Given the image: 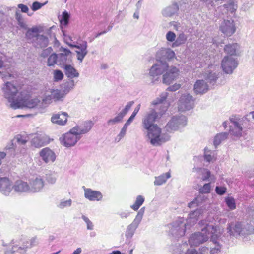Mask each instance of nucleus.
Here are the masks:
<instances>
[{"mask_svg": "<svg viewBox=\"0 0 254 254\" xmlns=\"http://www.w3.org/2000/svg\"><path fill=\"white\" fill-rule=\"evenodd\" d=\"M167 93L161 94L159 97L154 100L151 106L159 107V112H157L155 108L151 107L142 120V129L145 131L147 141L154 146H160L162 144L169 141L170 138L169 135L162 131L159 126L155 124L159 119L167 111L169 104L164 103L167 98Z\"/></svg>", "mask_w": 254, "mask_h": 254, "instance_id": "nucleus-1", "label": "nucleus"}, {"mask_svg": "<svg viewBox=\"0 0 254 254\" xmlns=\"http://www.w3.org/2000/svg\"><path fill=\"white\" fill-rule=\"evenodd\" d=\"M199 224L201 226H204V227L201 228V232L194 233L190 236L188 241L190 246H197L206 242L210 237L211 241L215 245L214 247L218 245H220L218 241L223 229L219 226H214L205 223L204 220L201 221Z\"/></svg>", "mask_w": 254, "mask_h": 254, "instance_id": "nucleus-2", "label": "nucleus"}, {"mask_svg": "<svg viewBox=\"0 0 254 254\" xmlns=\"http://www.w3.org/2000/svg\"><path fill=\"white\" fill-rule=\"evenodd\" d=\"M232 124L229 127V134L231 137L235 140L239 139L247 135L248 127L246 126L247 122H249L247 116L243 117H232L230 119Z\"/></svg>", "mask_w": 254, "mask_h": 254, "instance_id": "nucleus-3", "label": "nucleus"}, {"mask_svg": "<svg viewBox=\"0 0 254 254\" xmlns=\"http://www.w3.org/2000/svg\"><path fill=\"white\" fill-rule=\"evenodd\" d=\"M2 90L4 97L8 101L11 108L14 109L15 106L22 97V94L25 91H22L21 87L15 85L13 82H6L2 87Z\"/></svg>", "mask_w": 254, "mask_h": 254, "instance_id": "nucleus-4", "label": "nucleus"}, {"mask_svg": "<svg viewBox=\"0 0 254 254\" xmlns=\"http://www.w3.org/2000/svg\"><path fill=\"white\" fill-rule=\"evenodd\" d=\"M168 67L169 64L166 61L156 60V62L153 64L148 70V75L152 83H154L156 81H158L159 77L163 74Z\"/></svg>", "mask_w": 254, "mask_h": 254, "instance_id": "nucleus-5", "label": "nucleus"}, {"mask_svg": "<svg viewBox=\"0 0 254 254\" xmlns=\"http://www.w3.org/2000/svg\"><path fill=\"white\" fill-rule=\"evenodd\" d=\"M77 129L73 127L68 132L64 134L60 138L61 143L67 147L74 146L81 138Z\"/></svg>", "mask_w": 254, "mask_h": 254, "instance_id": "nucleus-6", "label": "nucleus"}, {"mask_svg": "<svg viewBox=\"0 0 254 254\" xmlns=\"http://www.w3.org/2000/svg\"><path fill=\"white\" fill-rule=\"evenodd\" d=\"M145 207H142L137 212L135 218L131 223L128 225L126 228L125 237L127 239H130L133 236L136 229L142 221L144 214Z\"/></svg>", "mask_w": 254, "mask_h": 254, "instance_id": "nucleus-7", "label": "nucleus"}, {"mask_svg": "<svg viewBox=\"0 0 254 254\" xmlns=\"http://www.w3.org/2000/svg\"><path fill=\"white\" fill-rule=\"evenodd\" d=\"M187 125L186 117L183 115L173 116L165 127V129L169 132L178 130Z\"/></svg>", "mask_w": 254, "mask_h": 254, "instance_id": "nucleus-8", "label": "nucleus"}, {"mask_svg": "<svg viewBox=\"0 0 254 254\" xmlns=\"http://www.w3.org/2000/svg\"><path fill=\"white\" fill-rule=\"evenodd\" d=\"M22 97L17 104H14V109L19 108H36L40 106V100L38 98H30L29 95L26 92L21 94Z\"/></svg>", "mask_w": 254, "mask_h": 254, "instance_id": "nucleus-9", "label": "nucleus"}, {"mask_svg": "<svg viewBox=\"0 0 254 254\" xmlns=\"http://www.w3.org/2000/svg\"><path fill=\"white\" fill-rule=\"evenodd\" d=\"M188 227L183 218H179L170 225L169 233L176 238L184 236L186 227Z\"/></svg>", "mask_w": 254, "mask_h": 254, "instance_id": "nucleus-10", "label": "nucleus"}, {"mask_svg": "<svg viewBox=\"0 0 254 254\" xmlns=\"http://www.w3.org/2000/svg\"><path fill=\"white\" fill-rule=\"evenodd\" d=\"M194 106V98L189 93H184L180 97L178 109L179 111H185L190 110Z\"/></svg>", "mask_w": 254, "mask_h": 254, "instance_id": "nucleus-11", "label": "nucleus"}, {"mask_svg": "<svg viewBox=\"0 0 254 254\" xmlns=\"http://www.w3.org/2000/svg\"><path fill=\"white\" fill-rule=\"evenodd\" d=\"M179 75L180 70L177 67L173 65L169 66L163 74L162 82L166 85H170L179 78Z\"/></svg>", "mask_w": 254, "mask_h": 254, "instance_id": "nucleus-12", "label": "nucleus"}, {"mask_svg": "<svg viewBox=\"0 0 254 254\" xmlns=\"http://www.w3.org/2000/svg\"><path fill=\"white\" fill-rule=\"evenodd\" d=\"M64 97V94L59 89H51L47 91L43 99V102L49 104L53 101H62Z\"/></svg>", "mask_w": 254, "mask_h": 254, "instance_id": "nucleus-13", "label": "nucleus"}, {"mask_svg": "<svg viewBox=\"0 0 254 254\" xmlns=\"http://www.w3.org/2000/svg\"><path fill=\"white\" fill-rule=\"evenodd\" d=\"M156 60L157 61L170 62L176 58L173 50L169 48L162 47L156 53Z\"/></svg>", "mask_w": 254, "mask_h": 254, "instance_id": "nucleus-14", "label": "nucleus"}, {"mask_svg": "<svg viewBox=\"0 0 254 254\" xmlns=\"http://www.w3.org/2000/svg\"><path fill=\"white\" fill-rule=\"evenodd\" d=\"M237 65V61L231 56L225 57L222 61L221 66L223 70L227 74L232 73Z\"/></svg>", "mask_w": 254, "mask_h": 254, "instance_id": "nucleus-15", "label": "nucleus"}, {"mask_svg": "<svg viewBox=\"0 0 254 254\" xmlns=\"http://www.w3.org/2000/svg\"><path fill=\"white\" fill-rule=\"evenodd\" d=\"M13 244L14 245L12 247L11 251H7L6 253V254H12L16 252H18L20 254H24L28 248L35 246L38 244V241L36 237H33L30 240L29 245L27 244V242L26 244H24L21 246H20L19 242L18 244H14V243Z\"/></svg>", "mask_w": 254, "mask_h": 254, "instance_id": "nucleus-16", "label": "nucleus"}, {"mask_svg": "<svg viewBox=\"0 0 254 254\" xmlns=\"http://www.w3.org/2000/svg\"><path fill=\"white\" fill-rule=\"evenodd\" d=\"M134 103V102L133 101L128 102L126 105L125 107L121 112H120L116 117L114 118L109 119L107 121V125L108 126H113L121 122L124 117L127 114Z\"/></svg>", "mask_w": 254, "mask_h": 254, "instance_id": "nucleus-17", "label": "nucleus"}, {"mask_svg": "<svg viewBox=\"0 0 254 254\" xmlns=\"http://www.w3.org/2000/svg\"><path fill=\"white\" fill-rule=\"evenodd\" d=\"M30 192H40L44 186V181L40 176H34L29 179Z\"/></svg>", "mask_w": 254, "mask_h": 254, "instance_id": "nucleus-18", "label": "nucleus"}, {"mask_svg": "<svg viewBox=\"0 0 254 254\" xmlns=\"http://www.w3.org/2000/svg\"><path fill=\"white\" fill-rule=\"evenodd\" d=\"M221 248V246L219 245L210 249L206 247H202L198 251L195 249H188L185 254H220Z\"/></svg>", "mask_w": 254, "mask_h": 254, "instance_id": "nucleus-19", "label": "nucleus"}, {"mask_svg": "<svg viewBox=\"0 0 254 254\" xmlns=\"http://www.w3.org/2000/svg\"><path fill=\"white\" fill-rule=\"evenodd\" d=\"M13 183L8 177H4L0 181V192L3 195L9 196L13 190Z\"/></svg>", "mask_w": 254, "mask_h": 254, "instance_id": "nucleus-20", "label": "nucleus"}, {"mask_svg": "<svg viewBox=\"0 0 254 254\" xmlns=\"http://www.w3.org/2000/svg\"><path fill=\"white\" fill-rule=\"evenodd\" d=\"M70 46L76 49L75 52L76 54L77 59L80 63H82L88 53L87 42L82 41L81 43L75 45H70Z\"/></svg>", "mask_w": 254, "mask_h": 254, "instance_id": "nucleus-21", "label": "nucleus"}, {"mask_svg": "<svg viewBox=\"0 0 254 254\" xmlns=\"http://www.w3.org/2000/svg\"><path fill=\"white\" fill-rule=\"evenodd\" d=\"M221 31L226 36H230L236 31L233 20H224L220 26Z\"/></svg>", "mask_w": 254, "mask_h": 254, "instance_id": "nucleus-22", "label": "nucleus"}, {"mask_svg": "<svg viewBox=\"0 0 254 254\" xmlns=\"http://www.w3.org/2000/svg\"><path fill=\"white\" fill-rule=\"evenodd\" d=\"M84 190V197L91 201H99L103 198L102 193L97 190H94L89 188L83 187Z\"/></svg>", "mask_w": 254, "mask_h": 254, "instance_id": "nucleus-23", "label": "nucleus"}, {"mask_svg": "<svg viewBox=\"0 0 254 254\" xmlns=\"http://www.w3.org/2000/svg\"><path fill=\"white\" fill-rule=\"evenodd\" d=\"M39 155L46 163H53L56 158L54 152L48 147L42 149L39 152Z\"/></svg>", "mask_w": 254, "mask_h": 254, "instance_id": "nucleus-24", "label": "nucleus"}, {"mask_svg": "<svg viewBox=\"0 0 254 254\" xmlns=\"http://www.w3.org/2000/svg\"><path fill=\"white\" fill-rule=\"evenodd\" d=\"M68 115L65 112H60L58 113L53 114L51 118V121L52 123L60 126L65 125L67 121Z\"/></svg>", "mask_w": 254, "mask_h": 254, "instance_id": "nucleus-25", "label": "nucleus"}, {"mask_svg": "<svg viewBox=\"0 0 254 254\" xmlns=\"http://www.w3.org/2000/svg\"><path fill=\"white\" fill-rule=\"evenodd\" d=\"M14 191L18 193H29L30 188L29 183L22 180L16 181L13 184Z\"/></svg>", "mask_w": 254, "mask_h": 254, "instance_id": "nucleus-26", "label": "nucleus"}, {"mask_svg": "<svg viewBox=\"0 0 254 254\" xmlns=\"http://www.w3.org/2000/svg\"><path fill=\"white\" fill-rule=\"evenodd\" d=\"M228 232L230 235L237 237L242 236L243 223L236 222L229 224L227 228Z\"/></svg>", "mask_w": 254, "mask_h": 254, "instance_id": "nucleus-27", "label": "nucleus"}, {"mask_svg": "<svg viewBox=\"0 0 254 254\" xmlns=\"http://www.w3.org/2000/svg\"><path fill=\"white\" fill-rule=\"evenodd\" d=\"M202 211L201 209H196L189 214L188 217L186 219V223L188 226L194 225L202 216Z\"/></svg>", "mask_w": 254, "mask_h": 254, "instance_id": "nucleus-28", "label": "nucleus"}, {"mask_svg": "<svg viewBox=\"0 0 254 254\" xmlns=\"http://www.w3.org/2000/svg\"><path fill=\"white\" fill-rule=\"evenodd\" d=\"M179 11V5L177 2L166 7L161 11L162 15L165 17H170L177 14Z\"/></svg>", "mask_w": 254, "mask_h": 254, "instance_id": "nucleus-29", "label": "nucleus"}, {"mask_svg": "<svg viewBox=\"0 0 254 254\" xmlns=\"http://www.w3.org/2000/svg\"><path fill=\"white\" fill-rule=\"evenodd\" d=\"M49 142V138L45 134H37L31 141L32 145L37 148L45 145Z\"/></svg>", "mask_w": 254, "mask_h": 254, "instance_id": "nucleus-30", "label": "nucleus"}, {"mask_svg": "<svg viewBox=\"0 0 254 254\" xmlns=\"http://www.w3.org/2000/svg\"><path fill=\"white\" fill-rule=\"evenodd\" d=\"M193 90L196 94H203L208 90V86L203 80H197L194 85Z\"/></svg>", "mask_w": 254, "mask_h": 254, "instance_id": "nucleus-31", "label": "nucleus"}, {"mask_svg": "<svg viewBox=\"0 0 254 254\" xmlns=\"http://www.w3.org/2000/svg\"><path fill=\"white\" fill-rule=\"evenodd\" d=\"M212 65L208 67V69L202 74L203 78L208 80L210 83L215 82L218 78V75L216 72L212 71V69L215 68Z\"/></svg>", "mask_w": 254, "mask_h": 254, "instance_id": "nucleus-32", "label": "nucleus"}, {"mask_svg": "<svg viewBox=\"0 0 254 254\" xmlns=\"http://www.w3.org/2000/svg\"><path fill=\"white\" fill-rule=\"evenodd\" d=\"M93 125L91 121H86L83 126H76L74 127L77 129L78 133L81 135L88 132L92 128Z\"/></svg>", "mask_w": 254, "mask_h": 254, "instance_id": "nucleus-33", "label": "nucleus"}, {"mask_svg": "<svg viewBox=\"0 0 254 254\" xmlns=\"http://www.w3.org/2000/svg\"><path fill=\"white\" fill-rule=\"evenodd\" d=\"M65 74L69 78H77L79 73L77 70L70 65H65L64 66Z\"/></svg>", "mask_w": 254, "mask_h": 254, "instance_id": "nucleus-34", "label": "nucleus"}, {"mask_svg": "<svg viewBox=\"0 0 254 254\" xmlns=\"http://www.w3.org/2000/svg\"><path fill=\"white\" fill-rule=\"evenodd\" d=\"M171 177L170 172L163 173L160 176L155 177L154 185L155 186H161L165 183L167 180Z\"/></svg>", "mask_w": 254, "mask_h": 254, "instance_id": "nucleus-35", "label": "nucleus"}, {"mask_svg": "<svg viewBox=\"0 0 254 254\" xmlns=\"http://www.w3.org/2000/svg\"><path fill=\"white\" fill-rule=\"evenodd\" d=\"M193 172L198 173L201 175V179L203 181H207L211 177L210 172L206 169L194 167L193 168Z\"/></svg>", "mask_w": 254, "mask_h": 254, "instance_id": "nucleus-36", "label": "nucleus"}, {"mask_svg": "<svg viewBox=\"0 0 254 254\" xmlns=\"http://www.w3.org/2000/svg\"><path fill=\"white\" fill-rule=\"evenodd\" d=\"M60 53L58 55V59L61 62L60 64H64L67 60V57L71 54L70 51L63 47L60 48Z\"/></svg>", "mask_w": 254, "mask_h": 254, "instance_id": "nucleus-37", "label": "nucleus"}, {"mask_svg": "<svg viewBox=\"0 0 254 254\" xmlns=\"http://www.w3.org/2000/svg\"><path fill=\"white\" fill-rule=\"evenodd\" d=\"M187 40V36L183 32L180 33L176 37V40L172 44L173 48L179 47L185 43Z\"/></svg>", "mask_w": 254, "mask_h": 254, "instance_id": "nucleus-38", "label": "nucleus"}, {"mask_svg": "<svg viewBox=\"0 0 254 254\" xmlns=\"http://www.w3.org/2000/svg\"><path fill=\"white\" fill-rule=\"evenodd\" d=\"M75 85V84L73 79L69 80L63 84L62 91H61L64 94L65 96L66 94L74 88Z\"/></svg>", "mask_w": 254, "mask_h": 254, "instance_id": "nucleus-39", "label": "nucleus"}, {"mask_svg": "<svg viewBox=\"0 0 254 254\" xmlns=\"http://www.w3.org/2000/svg\"><path fill=\"white\" fill-rule=\"evenodd\" d=\"M5 151L0 152V165L2 163V160L6 156L7 154L10 153V152H13L15 151L14 147V144L12 141L10 142L4 148Z\"/></svg>", "mask_w": 254, "mask_h": 254, "instance_id": "nucleus-40", "label": "nucleus"}, {"mask_svg": "<svg viewBox=\"0 0 254 254\" xmlns=\"http://www.w3.org/2000/svg\"><path fill=\"white\" fill-rule=\"evenodd\" d=\"M48 42V39L46 36L43 35H36L35 43L39 47L42 48L47 46Z\"/></svg>", "mask_w": 254, "mask_h": 254, "instance_id": "nucleus-41", "label": "nucleus"}, {"mask_svg": "<svg viewBox=\"0 0 254 254\" xmlns=\"http://www.w3.org/2000/svg\"><path fill=\"white\" fill-rule=\"evenodd\" d=\"M239 48V45L237 43L228 44L224 48L225 52L231 56L236 54V52Z\"/></svg>", "mask_w": 254, "mask_h": 254, "instance_id": "nucleus-42", "label": "nucleus"}, {"mask_svg": "<svg viewBox=\"0 0 254 254\" xmlns=\"http://www.w3.org/2000/svg\"><path fill=\"white\" fill-rule=\"evenodd\" d=\"M145 201L144 196L141 195H137L134 203L130 205V208L134 211H137Z\"/></svg>", "mask_w": 254, "mask_h": 254, "instance_id": "nucleus-43", "label": "nucleus"}, {"mask_svg": "<svg viewBox=\"0 0 254 254\" xmlns=\"http://www.w3.org/2000/svg\"><path fill=\"white\" fill-rule=\"evenodd\" d=\"M254 232V227L247 223H243L242 236L251 235Z\"/></svg>", "mask_w": 254, "mask_h": 254, "instance_id": "nucleus-44", "label": "nucleus"}, {"mask_svg": "<svg viewBox=\"0 0 254 254\" xmlns=\"http://www.w3.org/2000/svg\"><path fill=\"white\" fill-rule=\"evenodd\" d=\"M72 201L71 199L65 200L62 199L57 204V207L60 209H64L70 207L72 205Z\"/></svg>", "mask_w": 254, "mask_h": 254, "instance_id": "nucleus-45", "label": "nucleus"}, {"mask_svg": "<svg viewBox=\"0 0 254 254\" xmlns=\"http://www.w3.org/2000/svg\"><path fill=\"white\" fill-rule=\"evenodd\" d=\"M228 134L227 132H222L217 134L214 139V145L216 147L222 141L225 140L228 137Z\"/></svg>", "mask_w": 254, "mask_h": 254, "instance_id": "nucleus-46", "label": "nucleus"}, {"mask_svg": "<svg viewBox=\"0 0 254 254\" xmlns=\"http://www.w3.org/2000/svg\"><path fill=\"white\" fill-rule=\"evenodd\" d=\"M225 202L230 210H233L236 208V200L233 197L227 196L225 197Z\"/></svg>", "mask_w": 254, "mask_h": 254, "instance_id": "nucleus-47", "label": "nucleus"}, {"mask_svg": "<svg viewBox=\"0 0 254 254\" xmlns=\"http://www.w3.org/2000/svg\"><path fill=\"white\" fill-rule=\"evenodd\" d=\"M204 159L208 162H213L216 159L215 154L214 152L209 150L207 148L204 149Z\"/></svg>", "mask_w": 254, "mask_h": 254, "instance_id": "nucleus-48", "label": "nucleus"}, {"mask_svg": "<svg viewBox=\"0 0 254 254\" xmlns=\"http://www.w3.org/2000/svg\"><path fill=\"white\" fill-rule=\"evenodd\" d=\"M203 200V197L198 196L195 198L191 202L188 203V206L190 208H193L200 205Z\"/></svg>", "mask_w": 254, "mask_h": 254, "instance_id": "nucleus-49", "label": "nucleus"}, {"mask_svg": "<svg viewBox=\"0 0 254 254\" xmlns=\"http://www.w3.org/2000/svg\"><path fill=\"white\" fill-rule=\"evenodd\" d=\"M70 18V14L69 13L64 11L63 12L62 17L60 19L61 24L63 26H66L68 24L69 19Z\"/></svg>", "mask_w": 254, "mask_h": 254, "instance_id": "nucleus-50", "label": "nucleus"}, {"mask_svg": "<svg viewBox=\"0 0 254 254\" xmlns=\"http://www.w3.org/2000/svg\"><path fill=\"white\" fill-rule=\"evenodd\" d=\"M140 106L141 105L139 104L134 108L131 115L126 122V123L124 124L125 125H126L127 127H128L131 124V123L133 121V119H134L135 116L137 115L138 111H139Z\"/></svg>", "mask_w": 254, "mask_h": 254, "instance_id": "nucleus-51", "label": "nucleus"}, {"mask_svg": "<svg viewBox=\"0 0 254 254\" xmlns=\"http://www.w3.org/2000/svg\"><path fill=\"white\" fill-rule=\"evenodd\" d=\"M39 29L37 27H32L28 29L26 33V37L27 39H32L36 36V34L38 33Z\"/></svg>", "mask_w": 254, "mask_h": 254, "instance_id": "nucleus-52", "label": "nucleus"}, {"mask_svg": "<svg viewBox=\"0 0 254 254\" xmlns=\"http://www.w3.org/2000/svg\"><path fill=\"white\" fill-rule=\"evenodd\" d=\"M58 61V55L55 53L51 54L48 58L47 65L49 66H54Z\"/></svg>", "mask_w": 254, "mask_h": 254, "instance_id": "nucleus-53", "label": "nucleus"}, {"mask_svg": "<svg viewBox=\"0 0 254 254\" xmlns=\"http://www.w3.org/2000/svg\"><path fill=\"white\" fill-rule=\"evenodd\" d=\"M127 127L126 125H124L120 133L115 139V141L119 142L126 135Z\"/></svg>", "mask_w": 254, "mask_h": 254, "instance_id": "nucleus-54", "label": "nucleus"}, {"mask_svg": "<svg viewBox=\"0 0 254 254\" xmlns=\"http://www.w3.org/2000/svg\"><path fill=\"white\" fill-rule=\"evenodd\" d=\"M224 6L231 12H234L237 8L236 2L234 0L230 1L227 4H225Z\"/></svg>", "mask_w": 254, "mask_h": 254, "instance_id": "nucleus-55", "label": "nucleus"}, {"mask_svg": "<svg viewBox=\"0 0 254 254\" xmlns=\"http://www.w3.org/2000/svg\"><path fill=\"white\" fill-rule=\"evenodd\" d=\"M211 189V184L210 183H206L199 189V191L201 193H209L210 192Z\"/></svg>", "mask_w": 254, "mask_h": 254, "instance_id": "nucleus-56", "label": "nucleus"}, {"mask_svg": "<svg viewBox=\"0 0 254 254\" xmlns=\"http://www.w3.org/2000/svg\"><path fill=\"white\" fill-rule=\"evenodd\" d=\"M166 39L168 42L173 43L176 40V35L172 31H168L166 34Z\"/></svg>", "mask_w": 254, "mask_h": 254, "instance_id": "nucleus-57", "label": "nucleus"}, {"mask_svg": "<svg viewBox=\"0 0 254 254\" xmlns=\"http://www.w3.org/2000/svg\"><path fill=\"white\" fill-rule=\"evenodd\" d=\"M81 218L86 224L87 229L89 230H93L94 225L92 222L87 217L84 215H82Z\"/></svg>", "mask_w": 254, "mask_h": 254, "instance_id": "nucleus-58", "label": "nucleus"}, {"mask_svg": "<svg viewBox=\"0 0 254 254\" xmlns=\"http://www.w3.org/2000/svg\"><path fill=\"white\" fill-rule=\"evenodd\" d=\"M46 180L47 182L51 184L55 183L57 180V175L55 173L47 174Z\"/></svg>", "mask_w": 254, "mask_h": 254, "instance_id": "nucleus-59", "label": "nucleus"}, {"mask_svg": "<svg viewBox=\"0 0 254 254\" xmlns=\"http://www.w3.org/2000/svg\"><path fill=\"white\" fill-rule=\"evenodd\" d=\"M64 77L62 72L59 70H56L54 72V78L55 81L62 80Z\"/></svg>", "mask_w": 254, "mask_h": 254, "instance_id": "nucleus-60", "label": "nucleus"}, {"mask_svg": "<svg viewBox=\"0 0 254 254\" xmlns=\"http://www.w3.org/2000/svg\"><path fill=\"white\" fill-rule=\"evenodd\" d=\"M227 188L223 186H216L215 188L216 193L219 195H223L226 192Z\"/></svg>", "mask_w": 254, "mask_h": 254, "instance_id": "nucleus-61", "label": "nucleus"}, {"mask_svg": "<svg viewBox=\"0 0 254 254\" xmlns=\"http://www.w3.org/2000/svg\"><path fill=\"white\" fill-rule=\"evenodd\" d=\"M47 2H46L44 3H40L38 1H35L33 3L31 6V9L33 11H35L37 10L40 9L42 6L45 5Z\"/></svg>", "mask_w": 254, "mask_h": 254, "instance_id": "nucleus-62", "label": "nucleus"}, {"mask_svg": "<svg viewBox=\"0 0 254 254\" xmlns=\"http://www.w3.org/2000/svg\"><path fill=\"white\" fill-rule=\"evenodd\" d=\"M52 48L51 47H48L44 50H43L41 54V56L45 58L47 57L49 55H50L52 51Z\"/></svg>", "mask_w": 254, "mask_h": 254, "instance_id": "nucleus-63", "label": "nucleus"}, {"mask_svg": "<svg viewBox=\"0 0 254 254\" xmlns=\"http://www.w3.org/2000/svg\"><path fill=\"white\" fill-rule=\"evenodd\" d=\"M181 86V84L176 83L174 84H173V85L169 86L167 88V90L170 91H175L179 89L180 88Z\"/></svg>", "mask_w": 254, "mask_h": 254, "instance_id": "nucleus-64", "label": "nucleus"}]
</instances>
